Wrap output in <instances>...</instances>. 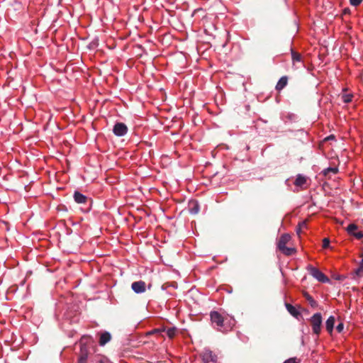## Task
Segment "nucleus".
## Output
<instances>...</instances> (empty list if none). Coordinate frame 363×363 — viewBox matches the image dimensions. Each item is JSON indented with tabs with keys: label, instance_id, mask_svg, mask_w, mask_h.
Here are the masks:
<instances>
[{
	"label": "nucleus",
	"instance_id": "nucleus-4",
	"mask_svg": "<svg viewBox=\"0 0 363 363\" xmlns=\"http://www.w3.org/2000/svg\"><path fill=\"white\" fill-rule=\"evenodd\" d=\"M307 270L309 272L310 274L318 281L322 283H328L330 281V279L316 267H314L312 265H308L307 267Z\"/></svg>",
	"mask_w": 363,
	"mask_h": 363
},
{
	"label": "nucleus",
	"instance_id": "nucleus-2",
	"mask_svg": "<svg viewBox=\"0 0 363 363\" xmlns=\"http://www.w3.org/2000/svg\"><path fill=\"white\" fill-rule=\"evenodd\" d=\"M291 235L289 234H283L280 236L277 242L278 249L285 255L289 256L296 252V249L294 247H286V244L291 240Z\"/></svg>",
	"mask_w": 363,
	"mask_h": 363
},
{
	"label": "nucleus",
	"instance_id": "nucleus-3",
	"mask_svg": "<svg viewBox=\"0 0 363 363\" xmlns=\"http://www.w3.org/2000/svg\"><path fill=\"white\" fill-rule=\"evenodd\" d=\"M312 330L314 334L318 335L321 330L322 315L320 313H315L310 319Z\"/></svg>",
	"mask_w": 363,
	"mask_h": 363
},
{
	"label": "nucleus",
	"instance_id": "nucleus-20",
	"mask_svg": "<svg viewBox=\"0 0 363 363\" xmlns=\"http://www.w3.org/2000/svg\"><path fill=\"white\" fill-rule=\"evenodd\" d=\"M307 228V223L306 220L304 221H302L301 223H300L296 228V233L298 235H300L301 230L304 228Z\"/></svg>",
	"mask_w": 363,
	"mask_h": 363
},
{
	"label": "nucleus",
	"instance_id": "nucleus-12",
	"mask_svg": "<svg viewBox=\"0 0 363 363\" xmlns=\"http://www.w3.org/2000/svg\"><path fill=\"white\" fill-rule=\"evenodd\" d=\"M291 58L293 66L296 67V68H298L299 67L296 66V64L302 62V57L301 54L291 50Z\"/></svg>",
	"mask_w": 363,
	"mask_h": 363
},
{
	"label": "nucleus",
	"instance_id": "nucleus-21",
	"mask_svg": "<svg viewBox=\"0 0 363 363\" xmlns=\"http://www.w3.org/2000/svg\"><path fill=\"white\" fill-rule=\"evenodd\" d=\"M167 335L169 338H173L176 335V329L175 328H169L167 330Z\"/></svg>",
	"mask_w": 363,
	"mask_h": 363
},
{
	"label": "nucleus",
	"instance_id": "nucleus-18",
	"mask_svg": "<svg viewBox=\"0 0 363 363\" xmlns=\"http://www.w3.org/2000/svg\"><path fill=\"white\" fill-rule=\"evenodd\" d=\"M354 273L358 277H363V255H362V259L359 264V267L355 269Z\"/></svg>",
	"mask_w": 363,
	"mask_h": 363
},
{
	"label": "nucleus",
	"instance_id": "nucleus-15",
	"mask_svg": "<svg viewBox=\"0 0 363 363\" xmlns=\"http://www.w3.org/2000/svg\"><path fill=\"white\" fill-rule=\"evenodd\" d=\"M335 324V318L333 316H330L325 323V328L327 331L331 334Z\"/></svg>",
	"mask_w": 363,
	"mask_h": 363
},
{
	"label": "nucleus",
	"instance_id": "nucleus-24",
	"mask_svg": "<svg viewBox=\"0 0 363 363\" xmlns=\"http://www.w3.org/2000/svg\"><path fill=\"white\" fill-rule=\"evenodd\" d=\"M362 0H350V3L352 6H357L362 3Z\"/></svg>",
	"mask_w": 363,
	"mask_h": 363
},
{
	"label": "nucleus",
	"instance_id": "nucleus-26",
	"mask_svg": "<svg viewBox=\"0 0 363 363\" xmlns=\"http://www.w3.org/2000/svg\"><path fill=\"white\" fill-rule=\"evenodd\" d=\"M86 356H81L78 359V363H86Z\"/></svg>",
	"mask_w": 363,
	"mask_h": 363
},
{
	"label": "nucleus",
	"instance_id": "nucleus-6",
	"mask_svg": "<svg viewBox=\"0 0 363 363\" xmlns=\"http://www.w3.org/2000/svg\"><path fill=\"white\" fill-rule=\"evenodd\" d=\"M308 180L309 179L307 177L299 174L296 176V178L294 184L296 187L299 188L300 189H306L308 186Z\"/></svg>",
	"mask_w": 363,
	"mask_h": 363
},
{
	"label": "nucleus",
	"instance_id": "nucleus-16",
	"mask_svg": "<svg viewBox=\"0 0 363 363\" xmlns=\"http://www.w3.org/2000/svg\"><path fill=\"white\" fill-rule=\"evenodd\" d=\"M74 199L78 203H85L87 201V197L86 196L77 191L74 193Z\"/></svg>",
	"mask_w": 363,
	"mask_h": 363
},
{
	"label": "nucleus",
	"instance_id": "nucleus-5",
	"mask_svg": "<svg viewBox=\"0 0 363 363\" xmlns=\"http://www.w3.org/2000/svg\"><path fill=\"white\" fill-rule=\"evenodd\" d=\"M201 357L204 363H215L218 359L217 355L209 349H204L201 354Z\"/></svg>",
	"mask_w": 363,
	"mask_h": 363
},
{
	"label": "nucleus",
	"instance_id": "nucleus-14",
	"mask_svg": "<svg viewBox=\"0 0 363 363\" xmlns=\"http://www.w3.org/2000/svg\"><path fill=\"white\" fill-rule=\"evenodd\" d=\"M189 212L191 214H196L200 211V206L197 201H193L189 203Z\"/></svg>",
	"mask_w": 363,
	"mask_h": 363
},
{
	"label": "nucleus",
	"instance_id": "nucleus-7",
	"mask_svg": "<svg viewBox=\"0 0 363 363\" xmlns=\"http://www.w3.org/2000/svg\"><path fill=\"white\" fill-rule=\"evenodd\" d=\"M358 227L354 223H351L347 227V232L350 235L354 236L356 239L360 240L363 238V232L357 231Z\"/></svg>",
	"mask_w": 363,
	"mask_h": 363
},
{
	"label": "nucleus",
	"instance_id": "nucleus-17",
	"mask_svg": "<svg viewBox=\"0 0 363 363\" xmlns=\"http://www.w3.org/2000/svg\"><path fill=\"white\" fill-rule=\"evenodd\" d=\"M286 308L288 312L295 318H298L300 315V312L290 303H286Z\"/></svg>",
	"mask_w": 363,
	"mask_h": 363
},
{
	"label": "nucleus",
	"instance_id": "nucleus-8",
	"mask_svg": "<svg viewBox=\"0 0 363 363\" xmlns=\"http://www.w3.org/2000/svg\"><path fill=\"white\" fill-rule=\"evenodd\" d=\"M113 132L116 136L121 137L127 133L128 128L123 123H117L113 126Z\"/></svg>",
	"mask_w": 363,
	"mask_h": 363
},
{
	"label": "nucleus",
	"instance_id": "nucleus-23",
	"mask_svg": "<svg viewBox=\"0 0 363 363\" xmlns=\"http://www.w3.org/2000/svg\"><path fill=\"white\" fill-rule=\"evenodd\" d=\"M329 245H330V240L327 238H324L323 240V247L327 248L329 247Z\"/></svg>",
	"mask_w": 363,
	"mask_h": 363
},
{
	"label": "nucleus",
	"instance_id": "nucleus-10",
	"mask_svg": "<svg viewBox=\"0 0 363 363\" xmlns=\"http://www.w3.org/2000/svg\"><path fill=\"white\" fill-rule=\"evenodd\" d=\"M288 84V77L286 76L281 77L276 85V90L281 91Z\"/></svg>",
	"mask_w": 363,
	"mask_h": 363
},
{
	"label": "nucleus",
	"instance_id": "nucleus-11",
	"mask_svg": "<svg viewBox=\"0 0 363 363\" xmlns=\"http://www.w3.org/2000/svg\"><path fill=\"white\" fill-rule=\"evenodd\" d=\"M111 339V334L108 332H104L100 335L99 345L101 346L105 345Z\"/></svg>",
	"mask_w": 363,
	"mask_h": 363
},
{
	"label": "nucleus",
	"instance_id": "nucleus-28",
	"mask_svg": "<svg viewBox=\"0 0 363 363\" xmlns=\"http://www.w3.org/2000/svg\"><path fill=\"white\" fill-rule=\"evenodd\" d=\"M158 331H159L158 330H153V331L150 332V333H157V332H158Z\"/></svg>",
	"mask_w": 363,
	"mask_h": 363
},
{
	"label": "nucleus",
	"instance_id": "nucleus-19",
	"mask_svg": "<svg viewBox=\"0 0 363 363\" xmlns=\"http://www.w3.org/2000/svg\"><path fill=\"white\" fill-rule=\"evenodd\" d=\"M352 98H353V94H347V93L342 94V96H341L342 101L345 104H348V103L351 102L352 100Z\"/></svg>",
	"mask_w": 363,
	"mask_h": 363
},
{
	"label": "nucleus",
	"instance_id": "nucleus-27",
	"mask_svg": "<svg viewBox=\"0 0 363 363\" xmlns=\"http://www.w3.org/2000/svg\"><path fill=\"white\" fill-rule=\"evenodd\" d=\"M307 299L311 302V306L315 303V301L311 296H308Z\"/></svg>",
	"mask_w": 363,
	"mask_h": 363
},
{
	"label": "nucleus",
	"instance_id": "nucleus-22",
	"mask_svg": "<svg viewBox=\"0 0 363 363\" xmlns=\"http://www.w3.org/2000/svg\"><path fill=\"white\" fill-rule=\"evenodd\" d=\"M301 359L297 357H291L285 360L283 363H300Z\"/></svg>",
	"mask_w": 363,
	"mask_h": 363
},
{
	"label": "nucleus",
	"instance_id": "nucleus-1",
	"mask_svg": "<svg viewBox=\"0 0 363 363\" xmlns=\"http://www.w3.org/2000/svg\"><path fill=\"white\" fill-rule=\"evenodd\" d=\"M210 317L213 327L222 333L231 330L235 324V320L232 316L223 315L217 311L211 312Z\"/></svg>",
	"mask_w": 363,
	"mask_h": 363
},
{
	"label": "nucleus",
	"instance_id": "nucleus-9",
	"mask_svg": "<svg viewBox=\"0 0 363 363\" xmlns=\"http://www.w3.org/2000/svg\"><path fill=\"white\" fill-rule=\"evenodd\" d=\"M131 288L136 294H141L145 291L146 284L143 281H138L132 283Z\"/></svg>",
	"mask_w": 363,
	"mask_h": 363
},
{
	"label": "nucleus",
	"instance_id": "nucleus-25",
	"mask_svg": "<svg viewBox=\"0 0 363 363\" xmlns=\"http://www.w3.org/2000/svg\"><path fill=\"white\" fill-rule=\"evenodd\" d=\"M343 328H344V325L343 323H339L337 327H336V330L338 333H341L342 330H343Z\"/></svg>",
	"mask_w": 363,
	"mask_h": 363
},
{
	"label": "nucleus",
	"instance_id": "nucleus-13",
	"mask_svg": "<svg viewBox=\"0 0 363 363\" xmlns=\"http://www.w3.org/2000/svg\"><path fill=\"white\" fill-rule=\"evenodd\" d=\"M338 172V168L337 167H328L322 171V174L330 178L331 174H336Z\"/></svg>",
	"mask_w": 363,
	"mask_h": 363
},
{
	"label": "nucleus",
	"instance_id": "nucleus-29",
	"mask_svg": "<svg viewBox=\"0 0 363 363\" xmlns=\"http://www.w3.org/2000/svg\"><path fill=\"white\" fill-rule=\"evenodd\" d=\"M101 363H104L103 362H101Z\"/></svg>",
	"mask_w": 363,
	"mask_h": 363
}]
</instances>
